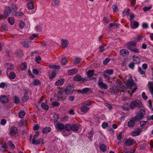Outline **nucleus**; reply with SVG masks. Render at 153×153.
Wrapping results in <instances>:
<instances>
[{
  "label": "nucleus",
  "instance_id": "25",
  "mask_svg": "<svg viewBox=\"0 0 153 153\" xmlns=\"http://www.w3.org/2000/svg\"><path fill=\"white\" fill-rule=\"evenodd\" d=\"M128 51L126 49H122L120 51V55L124 56V54H126L128 55L129 54Z\"/></svg>",
  "mask_w": 153,
  "mask_h": 153
},
{
  "label": "nucleus",
  "instance_id": "1",
  "mask_svg": "<svg viewBox=\"0 0 153 153\" xmlns=\"http://www.w3.org/2000/svg\"><path fill=\"white\" fill-rule=\"evenodd\" d=\"M126 85L128 88L131 89V93L134 94L137 89V86L133 79L130 77L126 82Z\"/></svg>",
  "mask_w": 153,
  "mask_h": 153
},
{
  "label": "nucleus",
  "instance_id": "37",
  "mask_svg": "<svg viewBox=\"0 0 153 153\" xmlns=\"http://www.w3.org/2000/svg\"><path fill=\"white\" fill-rule=\"evenodd\" d=\"M33 83L35 86L40 85L41 83L40 80L38 79H35L33 82Z\"/></svg>",
  "mask_w": 153,
  "mask_h": 153
},
{
  "label": "nucleus",
  "instance_id": "47",
  "mask_svg": "<svg viewBox=\"0 0 153 153\" xmlns=\"http://www.w3.org/2000/svg\"><path fill=\"white\" fill-rule=\"evenodd\" d=\"M13 14L16 16H23L24 15L23 13L19 11L18 12H14Z\"/></svg>",
  "mask_w": 153,
  "mask_h": 153
},
{
  "label": "nucleus",
  "instance_id": "45",
  "mask_svg": "<svg viewBox=\"0 0 153 153\" xmlns=\"http://www.w3.org/2000/svg\"><path fill=\"white\" fill-rule=\"evenodd\" d=\"M54 120V123L55 122H57L58 120L59 119V117L58 114H55L53 116Z\"/></svg>",
  "mask_w": 153,
  "mask_h": 153
},
{
  "label": "nucleus",
  "instance_id": "55",
  "mask_svg": "<svg viewBox=\"0 0 153 153\" xmlns=\"http://www.w3.org/2000/svg\"><path fill=\"white\" fill-rule=\"evenodd\" d=\"M1 26L2 28L4 30H7L8 27L6 24H1Z\"/></svg>",
  "mask_w": 153,
  "mask_h": 153
},
{
  "label": "nucleus",
  "instance_id": "34",
  "mask_svg": "<svg viewBox=\"0 0 153 153\" xmlns=\"http://www.w3.org/2000/svg\"><path fill=\"white\" fill-rule=\"evenodd\" d=\"M41 106L43 109L45 110H48V106L46 105L45 103H42L41 104Z\"/></svg>",
  "mask_w": 153,
  "mask_h": 153
},
{
  "label": "nucleus",
  "instance_id": "38",
  "mask_svg": "<svg viewBox=\"0 0 153 153\" xmlns=\"http://www.w3.org/2000/svg\"><path fill=\"white\" fill-rule=\"evenodd\" d=\"M18 114L20 118H23L25 115V112L24 110H21L19 112Z\"/></svg>",
  "mask_w": 153,
  "mask_h": 153
},
{
  "label": "nucleus",
  "instance_id": "61",
  "mask_svg": "<svg viewBox=\"0 0 153 153\" xmlns=\"http://www.w3.org/2000/svg\"><path fill=\"white\" fill-rule=\"evenodd\" d=\"M38 36V35L36 34H34L32 35L30 37V40H32L34 38L37 37Z\"/></svg>",
  "mask_w": 153,
  "mask_h": 153
},
{
  "label": "nucleus",
  "instance_id": "15",
  "mask_svg": "<svg viewBox=\"0 0 153 153\" xmlns=\"http://www.w3.org/2000/svg\"><path fill=\"white\" fill-rule=\"evenodd\" d=\"M130 24L131 27L132 29H136L139 26L138 22L135 21H131Z\"/></svg>",
  "mask_w": 153,
  "mask_h": 153
},
{
  "label": "nucleus",
  "instance_id": "59",
  "mask_svg": "<svg viewBox=\"0 0 153 153\" xmlns=\"http://www.w3.org/2000/svg\"><path fill=\"white\" fill-rule=\"evenodd\" d=\"M41 59V57L39 56H36L35 60L37 63H39Z\"/></svg>",
  "mask_w": 153,
  "mask_h": 153
},
{
  "label": "nucleus",
  "instance_id": "50",
  "mask_svg": "<svg viewBox=\"0 0 153 153\" xmlns=\"http://www.w3.org/2000/svg\"><path fill=\"white\" fill-rule=\"evenodd\" d=\"M65 89H64L62 88L59 89L58 91V94L59 95H61L63 93L65 92Z\"/></svg>",
  "mask_w": 153,
  "mask_h": 153
},
{
  "label": "nucleus",
  "instance_id": "56",
  "mask_svg": "<svg viewBox=\"0 0 153 153\" xmlns=\"http://www.w3.org/2000/svg\"><path fill=\"white\" fill-rule=\"evenodd\" d=\"M135 64L134 62H132L129 65V68L132 69H133L134 68Z\"/></svg>",
  "mask_w": 153,
  "mask_h": 153
},
{
  "label": "nucleus",
  "instance_id": "28",
  "mask_svg": "<svg viewBox=\"0 0 153 153\" xmlns=\"http://www.w3.org/2000/svg\"><path fill=\"white\" fill-rule=\"evenodd\" d=\"M149 87L150 93L153 94V82H149Z\"/></svg>",
  "mask_w": 153,
  "mask_h": 153
},
{
  "label": "nucleus",
  "instance_id": "3",
  "mask_svg": "<svg viewBox=\"0 0 153 153\" xmlns=\"http://www.w3.org/2000/svg\"><path fill=\"white\" fill-rule=\"evenodd\" d=\"M146 113L145 110L143 109H140L137 114L134 117V119L139 121H140L144 117Z\"/></svg>",
  "mask_w": 153,
  "mask_h": 153
},
{
  "label": "nucleus",
  "instance_id": "19",
  "mask_svg": "<svg viewBox=\"0 0 153 153\" xmlns=\"http://www.w3.org/2000/svg\"><path fill=\"white\" fill-rule=\"evenodd\" d=\"M51 129L50 127H46L42 130V133L44 134H47L51 131Z\"/></svg>",
  "mask_w": 153,
  "mask_h": 153
},
{
  "label": "nucleus",
  "instance_id": "9",
  "mask_svg": "<svg viewBox=\"0 0 153 153\" xmlns=\"http://www.w3.org/2000/svg\"><path fill=\"white\" fill-rule=\"evenodd\" d=\"M28 90L25 89V93L22 99V101L26 102L29 99V97L28 95Z\"/></svg>",
  "mask_w": 153,
  "mask_h": 153
},
{
  "label": "nucleus",
  "instance_id": "62",
  "mask_svg": "<svg viewBox=\"0 0 153 153\" xmlns=\"http://www.w3.org/2000/svg\"><path fill=\"white\" fill-rule=\"evenodd\" d=\"M36 30L38 32H41L42 30V27L40 26H37L36 27Z\"/></svg>",
  "mask_w": 153,
  "mask_h": 153
},
{
  "label": "nucleus",
  "instance_id": "18",
  "mask_svg": "<svg viewBox=\"0 0 153 153\" xmlns=\"http://www.w3.org/2000/svg\"><path fill=\"white\" fill-rule=\"evenodd\" d=\"M141 132V129L140 128H138L137 130L131 133V135L133 136H136L140 134Z\"/></svg>",
  "mask_w": 153,
  "mask_h": 153
},
{
  "label": "nucleus",
  "instance_id": "35",
  "mask_svg": "<svg viewBox=\"0 0 153 153\" xmlns=\"http://www.w3.org/2000/svg\"><path fill=\"white\" fill-rule=\"evenodd\" d=\"M61 60L60 61L61 65L62 66L65 65L67 63V59L66 58L62 57Z\"/></svg>",
  "mask_w": 153,
  "mask_h": 153
},
{
  "label": "nucleus",
  "instance_id": "57",
  "mask_svg": "<svg viewBox=\"0 0 153 153\" xmlns=\"http://www.w3.org/2000/svg\"><path fill=\"white\" fill-rule=\"evenodd\" d=\"M152 7L151 6H150L149 7H145L143 8V10L144 12L148 11L150 10Z\"/></svg>",
  "mask_w": 153,
  "mask_h": 153
},
{
  "label": "nucleus",
  "instance_id": "11",
  "mask_svg": "<svg viewBox=\"0 0 153 153\" xmlns=\"http://www.w3.org/2000/svg\"><path fill=\"white\" fill-rule=\"evenodd\" d=\"M0 101L2 103H6L8 101V98L5 95H1L0 97Z\"/></svg>",
  "mask_w": 153,
  "mask_h": 153
},
{
  "label": "nucleus",
  "instance_id": "26",
  "mask_svg": "<svg viewBox=\"0 0 153 153\" xmlns=\"http://www.w3.org/2000/svg\"><path fill=\"white\" fill-rule=\"evenodd\" d=\"M81 60L80 58L76 57L75 58L73 61V64L74 65H76L79 64Z\"/></svg>",
  "mask_w": 153,
  "mask_h": 153
},
{
  "label": "nucleus",
  "instance_id": "8",
  "mask_svg": "<svg viewBox=\"0 0 153 153\" xmlns=\"http://www.w3.org/2000/svg\"><path fill=\"white\" fill-rule=\"evenodd\" d=\"M138 121L137 120L134 119V117L130 119L128 123L127 126L129 127H133L136 124V122H138Z\"/></svg>",
  "mask_w": 153,
  "mask_h": 153
},
{
  "label": "nucleus",
  "instance_id": "2",
  "mask_svg": "<svg viewBox=\"0 0 153 153\" xmlns=\"http://www.w3.org/2000/svg\"><path fill=\"white\" fill-rule=\"evenodd\" d=\"M142 105V102L139 100H134L131 102L130 104V107L132 109L135 108H141Z\"/></svg>",
  "mask_w": 153,
  "mask_h": 153
},
{
  "label": "nucleus",
  "instance_id": "10",
  "mask_svg": "<svg viewBox=\"0 0 153 153\" xmlns=\"http://www.w3.org/2000/svg\"><path fill=\"white\" fill-rule=\"evenodd\" d=\"M17 132V128L15 126L11 127L10 129V134L12 136L15 135Z\"/></svg>",
  "mask_w": 153,
  "mask_h": 153
},
{
  "label": "nucleus",
  "instance_id": "36",
  "mask_svg": "<svg viewBox=\"0 0 153 153\" xmlns=\"http://www.w3.org/2000/svg\"><path fill=\"white\" fill-rule=\"evenodd\" d=\"M27 65L26 62H25L22 63L21 65V69L23 70H25L27 68Z\"/></svg>",
  "mask_w": 153,
  "mask_h": 153
},
{
  "label": "nucleus",
  "instance_id": "32",
  "mask_svg": "<svg viewBox=\"0 0 153 153\" xmlns=\"http://www.w3.org/2000/svg\"><path fill=\"white\" fill-rule=\"evenodd\" d=\"M74 79L76 81H83L84 80V79H83L81 76H76L74 77Z\"/></svg>",
  "mask_w": 153,
  "mask_h": 153
},
{
  "label": "nucleus",
  "instance_id": "44",
  "mask_svg": "<svg viewBox=\"0 0 153 153\" xmlns=\"http://www.w3.org/2000/svg\"><path fill=\"white\" fill-rule=\"evenodd\" d=\"M106 46L105 45H101L99 47V51L100 52H102L104 51L105 49L104 47Z\"/></svg>",
  "mask_w": 153,
  "mask_h": 153
},
{
  "label": "nucleus",
  "instance_id": "29",
  "mask_svg": "<svg viewBox=\"0 0 153 153\" xmlns=\"http://www.w3.org/2000/svg\"><path fill=\"white\" fill-rule=\"evenodd\" d=\"M100 148L102 152H105L107 149L106 146L104 144H102L100 145Z\"/></svg>",
  "mask_w": 153,
  "mask_h": 153
},
{
  "label": "nucleus",
  "instance_id": "20",
  "mask_svg": "<svg viewBox=\"0 0 153 153\" xmlns=\"http://www.w3.org/2000/svg\"><path fill=\"white\" fill-rule=\"evenodd\" d=\"M133 62L135 64H139L140 62V59L138 56H137L135 55L133 56Z\"/></svg>",
  "mask_w": 153,
  "mask_h": 153
},
{
  "label": "nucleus",
  "instance_id": "40",
  "mask_svg": "<svg viewBox=\"0 0 153 153\" xmlns=\"http://www.w3.org/2000/svg\"><path fill=\"white\" fill-rule=\"evenodd\" d=\"M16 77L15 74L13 72H11L9 75V77L10 79H13Z\"/></svg>",
  "mask_w": 153,
  "mask_h": 153
},
{
  "label": "nucleus",
  "instance_id": "7",
  "mask_svg": "<svg viewBox=\"0 0 153 153\" xmlns=\"http://www.w3.org/2000/svg\"><path fill=\"white\" fill-rule=\"evenodd\" d=\"M98 85L100 88H103L105 89H107L108 87V85L104 83L102 80V78L100 77L98 79Z\"/></svg>",
  "mask_w": 153,
  "mask_h": 153
},
{
  "label": "nucleus",
  "instance_id": "41",
  "mask_svg": "<svg viewBox=\"0 0 153 153\" xmlns=\"http://www.w3.org/2000/svg\"><path fill=\"white\" fill-rule=\"evenodd\" d=\"M130 10L129 9H126L124 10L123 12L124 16H128L129 14Z\"/></svg>",
  "mask_w": 153,
  "mask_h": 153
},
{
  "label": "nucleus",
  "instance_id": "39",
  "mask_svg": "<svg viewBox=\"0 0 153 153\" xmlns=\"http://www.w3.org/2000/svg\"><path fill=\"white\" fill-rule=\"evenodd\" d=\"M6 65L7 66V70H12L14 68L13 65H12L11 64L7 63Z\"/></svg>",
  "mask_w": 153,
  "mask_h": 153
},
{
  "label": "nucleus",
  "instance_id": "13",
  "mask_svg": "<svg viewBox=\"0 0 153 153\" xmlns=\"http://www.w3.org/2000/svg\"><path fill=\"white\" fill-rule=\"evenodd\" d=\"M110 90H111V91H110L111 93L113 92L114 94H117L119 92V89L118 87L115 85H114L112 87L110 88Z\"/></svg>",
  "mask_w": 153,
  "mask_h": 153
},
{
  "label": "nucleus",
  "instance_id": "4",
  "mask_svg": "<svg viewBox=\"0 0 153 153\" xmlns=\"http://www.w3.org/2000/svg\"><path fill=\"white\" fill-rule=\"evenodd\" d=\"M74 89V85L73 84H69L67 86L65 90L66 94L70 95L72 94Z\"/></svg>",
  "mask_w": 153,
  "mask_h": 153
},
{
  "label": "nucleus",
  "instance_id": "49",
  "mask_svg": "<svg viewBox=\"0 0 153 153\" xmlns=\"http://www.w3.org/2000/svg\"><path fill=\"white\" fill-rule=\"evenodd\" d=\"M8 20L10 23L11 25H13L14 23V20L12 17H9L8 18Z\"/></svg>",
  "mask_w": 153,
  "mask_h": 153
},
{
  "label": "nucleus",
  "instance_id": "6",
  "mask_svg": "<svg viewBox=\"0 0 153 153\" xmlns=\"http://www.w3.org/2000/svg\"><path fill=\"white\" fill-rule=\"evenodd\" d=\"M11 10L9 7H7L6 9L4 12V14H1L0 16L2 19L6 18L10 14Z\"/></svg>",
  "mask_w": 153,
  "mask_h": 153
},
{
  "label": "nucleus",
  "instance_id": "27",
  "mask_svg": "<svg viewBox=\"0 0 153 153\" xmlns=\"http://www.w3.org/2000/svg\"><path fill=\"white\" fill-rule=\"evenodd\" d=\"M64 130L67 131H69L71 130V125L67 124L65 125Z\"/></svg>",
  "mask_w": 153,
  "mask_h": 153
},
{
  "label": "nucleus",
  "instance_id": "58",
  "mask_svg": "<svg viewBox=\"0 0 153 153\" xmlns=\"http://www.w3.org/2000/svg\"><path fill=\"white\" fill-rule=\"evenodd\" d=\"M52 105L54 106H59L60 103L57 101H55L52 103Z\"/></svg>",
  "mask_w": 153,
  "mask_h": 153
},
{
  "label": "nucleus",
  "instance_id": "42",
  "mask_svg": "<svg viewBox=\"0 0 153 153\" xmlns=\"http://www.w3.org/2000/svg\"><path fill=\"white\" fill-rule=\"evenodd\" d=\"M14 102L16 104H18L20 102V100L18 97L15 96L14 97Z\"/></svg>",
  "mask_w": 153,
  "mask_h": 153
},
{
  "label": "nucleus",
  "instance_id": "48",
  "mask_svg": "<svg viewBox=\"0 0 153 153\" xmlns=\"http://www.w3.org/2000/svg\"><path fill=\"white\" fill-rule=\"evenodd\" d=\"M105 72L110 75H112L114 73L113 70L112 69H107L105 70Z\"/></svg>",
  "mask_w": 153,
  "mask_h": 153
},
{
  "label": "nucleus",
  "instance_id": "31",
  "mask_svg": "<svg viewBox=\"0 0 153 153\" xmlns=\"http://www.w3.org/2000/svg\"><path fill=\"white\" fill-rule=\"evenodd\" d=\"M29 41H24L23 42H21V44L24 47L28 48L29 47Z\"/></svg>",
  "mask_w": 153,
  "mask_h": 153
},
{
  "label": "nucleus",
  "instance_id": "24",
  "mask_svg": "<svg viewBox=\"0 0 153 153\" xmlns=\"http://www.w3.org/2000/svg\"><path fill=\"white\" fill-rule=\"evenodd\" d=\"M65 80L63 79H60L56 81L55 82V85L57 86H61L62 85L64 82Z\"/></svg>",
  "mask_w": 153,
  "mask_h": 153
},
{
  "label": "nucleus",
  "instance_id": "51",
  "mask_svg": "<svg viewBox=\"0 0 153 153\" xmlns=\"http://www.w3.org/2000/svg\"><path fill=\"white\" fill-rule=\"evenodd\" d=\"M110 59L109 58H106L103 62V64L104 65H106L110 61Z\"/></svg>",
  "mask_w": 153,
  "mask_h": 153
},
{
  "label": "nucleus",
  "instance_id": "30",
  "mask_svg": "<svg viewBox=\"0 0 153 153\" xmlns=\"http://www.w3.org/2000/svg\"><path fill=\"white\" fill-rule=\"evenodd\" d=\"M89 108L87 107L86 106L83 105L80 108L81 110L84 112L85 113H86L89 110Z\"/></svg>",
  "mask_w": 153,
  "mask_h": 153
},
{
  "label": "nucleus",
  "instance_id": "12",
  "mask_svg": "<svg viewBox=\"0 0 153 153\" xmlns=\"http://www.w3.org/2000/svg\"><path fill=\"white\" fill-rule=\"evenodd\" d=\"M43 140L42 138H39L36 140L34 139H33L32 143L33 145H38L41 142H42V144H43Z\"/></svg>",
  "mask_w": 153,
  "mask_h": 153
},
{
  "label": "nucleus",
  "instance_id": "21",
  "mask_svg": "<svg viewBox=\"0 0 153 153\" xmlns=\"http://www.w3.org/2000/svg\"><path fill=\"white\" fill-rule=\"evenodd\" d=\"M79 129V126L76 124H73L71 125V130H72L73 131H76Z\"/></svg>",
  "mask_w": 153,
  "mask_h": 153
},
{
  "label": "nucleus",
  "instance_id": "33",
  "mask_svg": "<svg viewBox=\"0 0 153 153\" xmlns=\"http://www.w3.org/2000/svg\"><path fill=\"white\" fill-rule=\"evenodd\" d=\"M59 0H53L52 2V5L54 6H58L59 4Z\"/></svg>",
  "mask_w": 153,
  "mask_h": 153
},
{
  "label": "nucleus",
  "instance_id": "64",
  "mask_svg": "<svg viewBox=\"0 0 153 153\" xmlns=\"http://www.w3.org/2000/svg\"><path fill=\"white\" fill-rule=\"evenodd\" d=\"M103 21L106 23H108L110 21V19L108 17H104L103 19Z\"/></svg>",
  "mask_w": 153,
  "mask_h": 153
},
{
  "label": "nucleus",
  "instance_id": "43",
  "mask_svg": "<svg viewBox=\"0 0 153 153\" xmlns=\"http://www.w3.org/2000/svg\"><path fill=\"white\" fill-rule=\"evenodd\" d=\"M33 3H28L27 4V6L28 9L31 10L33 8Z\"/></svg>",
  "mask_w": 153,
  "mask_h": 153
},
{
  "label": "nucleus",
  "instance_id": "54",
  "mask_svg": "<svg viewBox=\"0 0 153 153\" xmlns=\"http://www.w3.org/2000/svg\"><path fill=\"white\" fill-rule=\"evenodd\" d=\"M138 71L140 72V74L141 75L145 74V71H143L142 70V68L140 67L138 68Z\"/></svg>",
  "mask_w": 153,
  "mask_h": 153
},
{
  "label": "nucleus",
  "instance_id": "17",
  "mask_svg": "<svg viewBox=\"0 0 153 153\" xmlns=\"http://www.w3.org/2000/svg\"><path fill=\"white\" fill-rule=\"evenodd\" d=\"M61 41V44L62 47L64 48L67 47L69 44L68 41L67 40L63 39H62Z\"/></svg>",
  "mask_w": 153,
  "mask_h": 153
},
{
  "label": "nucleus",
  "instance_id": "52",
  "mask_svg": "<svg viewBox=\"0 0 153 153\" xmlns=\"http://www.w3.org/2000/svg\"><path fill=\"white\" fill-rule=\"evenodd\" d=\"M50 68H53L55 69H59L60 66L58 65H51L49 66Z\"/></svg>",
  "mask_w": 153,
  "mask_h": 153
},
{
  "label": "nucleus",
  "instance_id": "22",
  "mask_svg": "<svg viewBox=\"0 0 153 153\" xmlns=\"http://www.w3.org/2000/svg\"><path fill=\"white\" fill-rule=\"evenodd\" d=\"M89 90H90V88H85L82 90H78L77 91L79 93L84 94L87 93L89 91Z\"/></svg>",
  "mask_w": 153,
  "mask_h": 153
},
{
  "label": "nucleus",
  "instance_id": "16",
  "mask_svg": "<svg viewBox=\"0 0 153 153\" xmlns=\"http://www.w3.org/2000/svg\"><path fill=\"white\" fill-rule=\"evenodd\" d=\"M134 140L132 139H127L125 142V145L127 146H128L134 145Z\"/></svg>",
  "mask_w": 153,
  "mask_h": 153
},
{
  "label": "nucleus",
  "instance_id": "46",
  "mask_svg": "<svg viewBox=\"0 0 153 153\" xmlns=\"http://www.w3.org/2000/svg\"><path fill=\"white\" fill-rule=\"evenodd\" d=\"M94 71L90 70L87 73V75L89 77H90L93 76L94 75Z\"/></svg>",
  "mask_w": 153,
  "mask_h": 153
},
{
  "label": "nucleus",
  "instance_id": "53",
  "mask_svg": "<svg viewBox=\"0 0 153 153\" xmlns=\"http://www.w3.org/2000/svg\"><path fill=\"white\" fill-rule=\"evenodd\" d=\"M143 37V36L140 35H139L137 37L135 38V40L137 41H138L142 39Z\"/></svg>",
  "mask_w": 153,
  "mask_h": 153
},
{
  "label": "nucleus",
  "instance_id": "63",
  "mask_svg": "<svg viewBox=\"0 0 153 153\" xmlns=\"http://www.w3.org/2000/svg\"><path fill=\"white\" fill-rule=\"evenodd\" d=\"M112 8L113 11L114 12H116L118 10V7L117 6L114 5L113 6Z\"/></svg>",
  "mask_w": 153,
  "mask_h": 153
},
{
  "label": "nucleus",
  "instance_id": "60",
  "mask_svg": "<svg viewBox=\"0 0 153 153\" xmlns=\"http://www.w3.org/2000/svg\"><path fill=\"white\" fill-rule=\"evenodd\" d=\"M56 74L55 72H52L51 73V76H50L49 78L51 79L54 78L56 76Z\"/></svg>",
  "mask_w": 153,
  "mask_h": 153
},
{
  "label": "nucleus",
  "instance_id": "23",
  "mask_svg": "<svg viewBox=\"0 0 153 153\" xmlns=\"http://www.w3.org/2000/svg\"><path fill=\"white\" fill-rule=\"evenodd\" d=\"M64 126L65 125L63 123H58L56 125V127L61 131L64 130Z\"/></svg>",
  "mask_w": 153,
  "mask_h": 153
},
{
  "label": "nucleus",
  "instance_id": "5",
  "mask_svg": "<svg viewBox=\"0 0 153 153\" xmlns=\"http://www.w3.org/2000/svg\"><path fill=\"white\" fill-rule=\"evenodd\" d=\"M137 44L134 41H130L126 44V48L130 51L136 47Z\"/></svg>",
  "mask_w": 153,
  "mask_h": 153
},
{
  "label": "nucleus",
  "instance_id": "14",
  "mask_svg": "<svg viewBox=\"0 0 153 153\" xmlns=\"http://www.w3.org/2000/svg\"><path fill=\"white\" fill-rule=\"evenodd\" d=\"M115 83L117 86L119 87L120 88L123 89V91H124L123 90L126 89V88L123 84L121 82L118 80H117L115 81Z\"/></svg>",
  "mask_w": 153,
  "mask_h": 153
}]
</instances>
